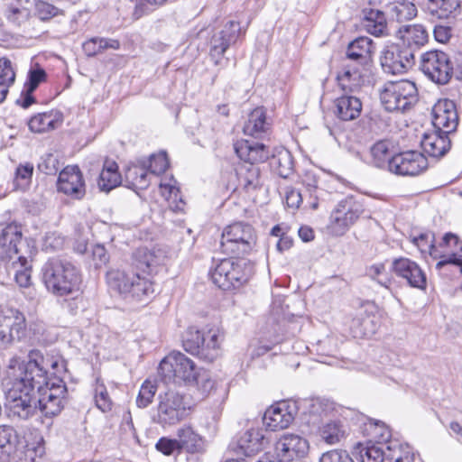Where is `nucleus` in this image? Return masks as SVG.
I'll return each instance as SVG.
<instances>
[{"instance_id": "bf43d9fd", "label": "nucleus", "mask_w": 462, "mask_h": 462, "mask_svg": "<svg viewBox=\"0 0 462 462\" xmlns=\"http://www.w3.org/2000/svg\"><path fill=\"white\" fill-rule=\"evenodd\" d=\"M35 14L42 21L49 20L59 14V9L44 1L35 2Z\"/></svg>"}, {"instance_id": "4d7b16f0", "label": "nucleus", "mask_w": 462, "mask_h": 462, "mask_svg": "<svg viewBox=\"0 0 462 462\" xmlns=\"http://www.w3.org/2000/svg\"><path fill=\"white\" fill-rule=\"evenodd\" d=\"M95 401L98 409L102 411L111 410L112 402L108 396L106 386L103 383H97L95 389Z\"/></svg>"}, {"instance_id": "9b49d317", "label": "nucleus", "mask_w": 462, "mask_h": 462, "mask_svg": "<svg viewBox=\"0 0 462 462\" xmlns=\"http://www.w3.org/2000/svg\"><path fill=\"white\" fill-rule=\"evenodd\" d=\"M255 243L256 235L253 226L244 222H236L225 228L220 244L224 253L241 256L248 254Z\"/></svg>"}, {"instance_id": "423d86ee", "label": "nucleus", "mask_w": 462, "mask_h": 462, "mask_svg": "<svg viewBox=\"0 0 462 462\" xmlns=\"http://www.w3.org/2000/svg\"><path fill=\"white\" fill-rule=\"evenodd\" d=\"M252 273L250 262L240 256L222 259L209 273L212 282L225 291L239 288Z\"/></svg>"}, {"instance_id": "4c0bfd02", "label": "nucleus", "mask_w": 462, "mask_h": 462, "mask_svg": "<svg viewBox=\"0 0 462 462\" xmlns=\"http://www.w3.org/2000/svg\"><path fill=\"white\" fill-rule=\"evenodd\" d=\"M239 184L246 191L256 189L260 184V168L252 163H242L236 170Z\"/></svg>"}, {"instance_id": "ea45409f", "label": "nucleus", "mask_w": 462, "mask_h": 462, "mask_svg": "<svg viewBox=\"0 0 462 462\" xmlns=\"http://www.w3.org/2000/svg\"><path fill=\"white\" fill-rule=\"evenodd\" d=\"M26 0H3L4 13L7 20L20 25L29 17V10L26 7Z\"/></svg>"}, {"instance_id": "8fccbe9b", "label": "nucleus", "mask_w": 462, "mask_h": 462, "mask_svg": "<svg viewBox=\"0 0 462 462\" xmlns=\"http://www.w3.org/2000/svg\"><path fill=\"white\" fill-rule=\"evenodd\" d=\"M156 392V383L150 380H145L141 385L136 398V405L143 409L148 407L152 402Z\"/></svg>"}, {"instance_id": "6e6d98bb", "label": "nucleus", "mask_w": 462, "mask_h": 462, "mask_svg": "<svg viewBox=\"0 0 462 462\" xmlns=\"http://www.w3.org/2000/svg\"><path fill=\"white\" fill-rule=\"evenodd\" d=\"M60 168L58 158L52 153H46L41 157V162L38 163V169L47 175L55 174Z\"/></svg>"}, {"instance_id": "e433bc0d", "label": "nucleus", "mask_w": 462, "mask_h": 462, "mask_svg": "<svg viewBox=\"0 0 462 462\" xmlns=\"http://www.w3.org/2000/svg\"><path fill=\"white\" fill-rule=\"evenodd\" d=\"M61 123V115L59 112L40 113L32 116L28 122L29 129L34 133H44L53 130Z\"/></svg>"}, {"instance_id": "79ce46f5", "label": "nucleus", "mask_w": 462, "mask_h": 462, "mask_svg": "<svg viewBox=\"0 0 462 462\" xmlns=\"http://www.w3.org/2000/svg\"><path fill=\"white\" fill-rule=\"evenodd\" d=\"M389 15L397 22L411 20L417 14L415 5L410 1H396L388 5Z\"/></svg>"}, {"instance_id": "20e7f679", "label": "nucleus", "mask_w": 462, "mask_h": 462, "mask_svg": "<svg viewBox=\"0 0 462 462\" xmlns=\"http://www.w3.org/2000/svg\"><path fill=\"white\" fill-rule=\"evenodd\" d=\"M224 332L218 327H211L206 331L189 328L183 337L182 345L188 353L207 362H213L221 354Z\"/></svg>"}, {"instance_id": "e2e57ef3", "label": "nucleus", "mask_w": 462, "mask_h": 462, "mask_svg": "<svg viewBox=\"0 0 462 462\" xmlns=\"http://www.w3.org/2000/svg\"><path fill=\"white\" fill-rule=\"evenodd\" d=\"M319 462H354L348 453L342 449H333L322 454Z\"/></svg>"}, {"instance_id": "b1692460", "label": "nucleus", "mask_w": 462, "mask_h": 462, "mask_svg": "<svg viewBox=\"0 0 462 462\" xmlns=\"http://www.w3.org/2000/svg\"><path fill=\"white\" fill-rule=\"evenodd\" d=\"M58 190L76 199L85 194L82 174L78 166H67L59 175L57 182Z\"/></svg>"}, {"instance_id": "412c9836", "label": "nucleus", "mask_w": 462, "mask_h": 462, "mask_svg": "<svg viewBox=\"0 0 462 462\" xmlns=\"http://www.w3.org/2000/svg\"><path fill=\"white\" fill-rule=\"evenodd\" d=\"M12 390L13 386L8 385L5 395L13 415L21 420H28L32 417L38 408L34 393L17 391L13 395L11 393Z\"/></svg>"}, {"instance_id": "f8f14e48", "label": "nucleus", "mask_w": 462, "mask_h": 462, "mask_svg": "<svg viewBox=\"0 0 462 462\" xmlns=\"http://www.w3.org/2000/svg\"><path fill=\"white\" fill-rule=\"evenodd\" d=\"M67 387L60 379L49 383L37 392V406L41 412L49 418L55 417L64 408Z\"/></svg>"}, {"instance_id": "c756f323", "label": "nucleus", "mask_w": 462, "mask_h": 462, "mask_svg": "<svg viewBox=\"0 0 462 462\" xmlns=\"http://www.w3.org/2000/svg\"><path fill=\"white\" fill-rule=\"evenodd\" d=\"M382 434L383 439L385 441L386 458L392 462H413L415 453L411 447L408 444H402L398 439H389L391 434L388 430Z\"/></svg>"}, {"instance_id": "37998d69", "label": "nucleus", "mask_w": 462, "mask_h": 462, "mask_svg": "<svg viewBox=\"0 0 462 462\" xmlns=\"http://www.w3.org/2000/svg\"><path fill=\"white\" fill-rule=\"evenodd\" d=\"M19 444V436L15 429L9 425H0V454H14Z\"/></svg>"}, {"instance_id": "f257e3e1", "label": "nucleus", "mask_w": 462, "mask_h": 462, "mask_svg": "<svg viewBox=\"0 0 462 462\" xmlns=\"http://www.w3.org/2000/svg\"><path fill=\"white\" fill-rule=\"evenodd\" d=\"M42 281L54 296L76 298L81 291L82 274L73 262L53 257L43 264Z\"/></svg>"}, {"instance_id": "1a4fd4ad", "label": "nucleus", "mask_w": 462, "mask_h": 462, "mask_svg": "<svg viewBox=\"0 0 462 462\" xmlns=\"http://www.w3.org/2000/svg\"><path fill=\"white\" fill-rule=\"evenodd\" d=\"M361 200L355 196H346L337 202L329 216L327 232L333 236L345 235L364 213Z\"/></svg>"}, {"instance_id": "58836bf2", "label": "nucleus", "mask_w": 462, "mask_h": 462, "mask_svg": "<svg viewBox=\"0 0 462 462\" xmlns=\"http://www.w3.org/2000/svg\"><path fill=\"white\" fill-rule=\"evenodd\" d=\"M121 175L118 172V166L114 161H106L98 179V187L101 190L109 192L120 185Z\"/></svg>"}, {"instance_id": "cd10ccee", "label": "nucleus", "mask_w": 462, "mask_h": 462, "mask_svg": "<svg viewBox=\"0 0 462 462\" xmlns=\"http://www.w3.org/2000/svg\"><path fill=\"white\" fill-rule=\"evenodd\" d=\"M235 151L244 163H252L253 165L265 162L270 154L268 148L263 143L249 141L236 143Z\"/></svg>"}, {"instance_id": "bb28decb", "label": "nucleus", "mask_w": 462, "mask_h": 462, "mask_svg": "<svg viewBox=\"0 0 462 462\" xmlns=\"http://www.w3.org/2000/svg\"><path fill=\"white\" fill-rule=\"evenodd\" d=\"M398 35L400 42L407 49H411L412 54L428 42L429 34L421 24L403 25L399 28Z\"/></svg>"}, {"instance_id": "680f3d73", "label": "nucleus", "mask_w": 462, "mask_h": 462, "mask_svg": "<svg viewBox=\"0 0 462 462\" xmlns=\"http://www.w3.org/2000/svg\"><path fill=\"white\" fill-rule=\"evenodd\" d=\"M46 79V72L43 69L38 67L36 69H30L28 72V79L25 84V88H29V91L34 92L40 83Z\"/></svg>"}, {"instance_id": "49530a36", "label": "nucleus", "mask_w": 462, "mask_h": 462, "mask_svg": "<svg viewBox=\"0 0 462 462\" xmlns=\"http://www.w3.org/2000/svg\"><path fill=\"white\" fill-rule=\"evenodd\" d=\"M272 166L282 178H288L293 171V158L288 150H282L273 156Z\"/></svg>"}, {"instance_id": "5701e85b", "label": "nucleus", "mask_w": 462, "mask_h": 462, "mask_svg": "<svg viewBox=\"0 0 462 462\" xmlns=\"http://www.w3.org/2000/svg\"><path fill=\"white\" fill-rule=\"evenodd\" d=\"M375 52V43L366 36H360L350 42L346 51L348 60L356 62L365 69H369Z\"/></svg>"}, {"instance_id": "09e8293b", "label": "nucleus", "mask_w": 462, "mask_h": 462, "mask_svg": "<svg viewBox=\"0 0 462 462\" xmlns=\"http://www.w3.org/2000/svg\"><path fill=\"white\" fill-rule=\"evenodd\" d=\"M385 443L374 444L368 442L365 447L361 448L359 456L361 462H383L386 457Z\"/></svg>"}, {"instance_id": "c9c22d12", "label": "nucleus", "mask_w": 462, "mask_h": 462, "mask_svg": "<svg viewBox=\"0 0 462 462\" xmlns=\"http://www.w3.org/2000/svg\"><path fill=\"white\" fill-rule=\"evenodd\" d=\"M146 161L139 160L136 164L129 165L125 170V180L130 188L144 189L149 186Z\"/></svg>"}, {"instance_id": "0e129e2a", "label": "nucleus", "mask_w": 462, "mask_h": 462, "mask_svg": "<svg viewBox=\"0 0 462 462\" xmlns=\"http://www.w3.org/2000/svg\"><path fill=\"white\" fill-rule=\"evenodd\" d=\"M156 449L166 456L172 455L175 451H181L177 439L161 438L156 443Z\"/></svg>"}, {"instance_id": "13d9d810", "label": "nucleus", "mask_w": 462, "mask_h": 462, "mask_svg": "<svg viewBox=\"0 0 462 462\" xmlns=\"http://www.w3.org/2000/svg\"><path fill=\"white\" fill-rule=\"evenodd\" d=\"M412 242L421 252H429L431 254L435 248V235L432 232H426L414 236Z\"/></svg>"}, {"instance_id": "ddd939ff", "label": "nucleus", "mask_w": 462, "mask_h": 462, "mask_svg": "<svg viewBox=\"0 0 462 462\" xmlns=\"http://www.w3.org/2000/svg\"><path fill=\"white\" fill-rule=\"evenodd\" d=\"M381 65L385 73L401 74L411 69L415 62V56L411 49L400 42L387 45L382 52Z\"/></svg>"}, {"instance_id": "603ef678", "label": "nucleus", "mask_w": 462, "mask_h": 462, "mask_svg": "<svg viewBox=\"0 0 462 462\" xmlns=\"http://www.w3.org/2000/svg\"><path fill=\"white\" fill-rule=\"evenodd\" d=\"M341 410V406L335 402L328 398L319 399V420L323 421L325 418H328V421L330 420H339Z\"/></svg>"}, {"instance_id": "2eb2a0df", "label": "nucleus", "mask_w": 462, "mask_h": 462, "mask_svg": "<svg viewBox=\"0 0 462 462\" xmlns=\"http://www.w3.org/2000/svg\"><path fill=\"white\" fill-rule=\"evenodd\" d=\"M427 168V158L417 151L394 154L389 162V171L401 176H416L422 173Z\"/></svg>"}, {"instance_id": "de8ad7c7", "label": "nucleus", "mask_w": 462, "mask_h": 462, "mask_svg": "<svg viewBox=\"0 0 462 462\" xmlns=\"http://www.w3.org/2000/svg\"><path fill=\"white\" fill-rule=\"evenodd\" d=\"M15 73L11 61L6 58L0 59V103L5 99L9 87L14 82Z\"/></svg>"}, {"instance_id": "f03ea898", "label": "nucleus", "mask_w": 462, "mask_h": 462, "mask_svg": "<svg viewBox=\"0 0 462 462\" xmlns=\"http://www.w3.org/2000/svg\"><path fill=\"white\" fill-rule=\"evenodd\" d=\"M110 291L127 300L145 301L154 293L153 283L133 270L111 269L106 273Z\"/></svg>"}, {"instance_id": "a878e982", "label": "nucleus", "mask_w": 462, "mask_h": 462, "mask_svg": "<svg viewBox=\"0 0 462 462\" xmlns=\"http://www.w3.org/2000/svg\"><path fill=\"white\" fill-rule=\"evenodd\" d=\"M450 134L435 129L432 133L423 135L421 147L430 156L434 158L443 157L451 148Z\"/></svg>"}, {"instance_id": "7c9ffc66", "label": "nucleus", "mask_w": 462, "mask_h": 462, "mask_svg": "<svg viewBox=\"0 0 462 462\" xmlns=\"http://www.w3.org/2000/svg\"><path fill=\"white\" fill-rule=\"evenodd\" d=\"M264 437L259 429H250L244 432L237 440V448L249 457L263 448Z\"/></svg>"}, {"instance_id": "f704fd0d", "label": "nucleus", "mask_w": 462, "mask_h": 462, "mask_svg": "<svg viewBox=\"0 0 462 462\" xmlns=\"http://www.w3.org/2000/svg\"><path fill=\"white\" fill-rule=\"evenodd\" d=\"M269 127L270 124L267 122L265 110L263 107H256L249 114L243 130L245 134L258 137Z\"/></svg>"}, {"instance_id": "4468645a", "label": "nucleus", "mask_w": 462, "mask_h": 462, "mask_svg": "<svg viewBox=\"0 0 462 462\" xmlns=\"http://www.w3.org/2000/svg\"><path fill=\"white\" fill-rule=\"evenodd\" d=\"M25 317L16 309L5 308L0 310V343L7 346L20 341L25 333Z\"/></svg>"}, {"instance_id": "864d4df0", "label": "nucleus", "mask_w": 462, "mask_h": 462, "mask_svg": "<svg viewBox=\"0 0 462 462\" xmlns=\"http://www.w3.org/2000/svg\"><path fill=\"white\" fill-rule=\"evenodd\" d=\"M13 264H19L21 267V269H17L15 271L16 282L20 284V286L27 287L30 284L31 281V266L29 264L27 257L19 255L17 256V263H13Z\"/></svg>"}, {"instance_id": "c03bdc74", "label": "nucleus", "mask_w": 462, "mask_h": 462, "mask_svg": "<svg viewBox=\"0 0 462 462\" xmlns=\"http://www.w3.org/2000/svg\"><path fill=\"white\" fill-rule=\"evenodd\" d=\"M377 328L374 318L370 316L356 317L351 320L350 332L356 338L370 337Z\"/></svg>"}, {"instance_id": "393cba45", "label": "nucleus", "mask_w": 462, "mask_h": 462, "mask_svg": "<svg viewBox=\"0 0 462 462\" xmlns=\"http://www.w3.org/2000/svg\"><path fill=\"white\" fill-rule=\"evenodd\" d=\"M392 268L394 273L405 279L410 286L423 289L426 286V276L420 267L409 258L401 257L393 260Z\"/></svg>"}, {"instance_id": "72a5a7b5", "label": "nucleus", "mask_w": 462, "mask_h": 462, "mask_svg": "<svg viewBox=\"0 0 462 462\" xmlns=\"http://www.w3.org/2000/svg\"><path fill=\"white\" fill-rule=\"evenodd\" d=\"M176 436L180 450H186L189 453H197L202 450V438L190 426L185 425L180 428Z\"/></svg>"}, {"instance_id": "c85d7f7f", "label": "nucleus", "mask_w": 462, "mask_h": 462, "mask_svg": "<svg viewBox=\"0 0 462 462\" xmlns=\"http://www.w3.org/2000/svg\"><path fill=\"white\" fill-rule=\"evenodd\" d=\"M362 20L363 29L375 36L383 37L389 34L385 14L378 9H365Z\"/></svg>"}, {"instance_id": "3c124183", "label": "nucleus", "mask_w": 462, "mask_h": 462, "mask_svg": "<svg viewBox=\"0 0 462 462\" xmlns=\"http://www.w3.org/2000/svg\"><path fill=\"white\" fill-rule=\"evenodd\" d=\"M142 161H146L147 171L154 175L163 173L169 166L167 154L164 152L152 154L148 159H143Z\"/></svg>"}, {"instance_id": "a18cd8bd", "label": "nucleus", "mask_w": 462, "mask_h": 462, "mask_svg": "<svg viewBox=\"0 0 462 462\" xmlns=\"http://www.w3.org/2000/svg\"><path fill=\"white\" fill-rule=\"evenodd\" d=\"M319 435L322 439L328 445L339 443L345 437L344 425L340 420H330V421L324 424Z\"/></svg>"}, {"instance_id": "4be33fe9", "label": "nucleus", "mask_w": 462, "mask_h": 462, "mask_svg": "<svg viewBox=\"0 0 462 462\" xmlns=\"http://www.w3.org/2000/svg\"><path fill=\"white\" fill-rule=\"evenodd\" d=\"M308 448L305 439L294 434H284L275 444V454L280 462H291L304 456Z\"/></svg>"}, {"instance_id": "5fc2aeb1", "label": "nucleus", "mask_w": 462, "mask_h": 462, "mask_svg": "<svg viewBox=\"0 0 462 462\" xmlns=\"http://www.w3.org/2000/svg\"><path fill=\"white\" fill-rule=\"evenodd\" d=\"M367 275L385 288H388L392 282L389 275L385 273V267L383 263L370 266L367 270Z\"/></svg>"}, {"instance_id": "6ab92c4d", "label": "nucleus", "mask_w": 462, "mask_h": 462, "mask_svg": "<svg viewBox=\"0 0 462 462\" xmlns=\"http://www.w3.org/2000/svg\"><path fill=\"white\" fill-rule=\"evenodd\" d=\"M298 406L282 401L272 405L264 412L263 420L270 430H280L288 428L293 421Z\"/></svg>"}, {"instance_id": "39448f33", "label": "nucleus", "mask_w": 462, "mask_h": 462, "mask_svg": "<svg viewBox=\"0 0 462 462\" xmlns=\"http://www.w3.org/2000/svg\"><path fill=\"white\" fill-rule=\"evenodd\" d=\"M457 67L448 55L439 51H427L420 56V70L432 82L439 85H445L449 82L452 76L462 80V56L456 58Z\"/></svg>"}, {"instance_id": "dca6fc26", "label": "nucleus", "mask_w": 462, "mask_h": 462, "mask_svg": "<svg viewBox=\"0 0 462 462\" xmlns=\"http://www.w3.org/2000/svg\"><path fill=\"white\" fill-rule=\"evenodd\" d=\"M240 33V23L236 21H228L222 29L214 32L210 40L209 55L216 65L219 63L226 50L236 43Z\"/></svg>"}, {"instance_id": "6e6552de", "label": "nucleus", "mask_w": 462, "mask_h": 462, "mask_svg": "<svg viewBox=\"0 0 462 462\" xmlns=\"http://www.w3.org/2000/svg\"><path fill=\"white\" fill-rule=\"evenodd\" d=\"M152 421L163 428L174 426L188 416L189 405L184 394L173 389L160 393Z\"/></svg>"}, {"instance_id": "69168bd1", "label": "nucleus", "mask_w": 462, "mask_h": 462, "mask_svg": "<svg viewBox=\"0 0 462 462\" xmlns=\"http://www.w3.org/2000/svg\"><path fill=\"white\" fill-rule=\"evenodd\" d=\"M33 172V165L30 162H27L23 165H19L15 171V180L17 182V186H25L27 185Z\"/></svg>"}, {"instance_id": "052dcab7", "label": "nucleus", "mask_w": 462, "mask_h": 462, "mask_svg": "<svg viewBox=\"0 0 462 462\" xmlns=\"http://www.w3.org/2000/svg\"><path fill=\"white\" fill-rule=\"evenodd\" d=\"M134 257L138 263L137 266L141 269L150 268L157 264L156 256L147 248L138 249L134 254Z\"/></svg>"}, {"instance_id": "a19ab883", "label": "nucleus", "mask_w": 462, "mask_h": 462, "mask_svg": "<svg viewBox=\"0 0 462 462\" xmlns=\"http://www.w3.org/2000/svg\"><path fill=\"white\" fill-rule=\"evenodd\" d=\"M393 143L389 140H381L375 143L370 150L372 163L377 168H385L389 170V162L394 155L393 154Z\"/></svg>"}, {"instance_id": "9d476101", "label": "nucleus", "mask_w": 462, "mask_h": 462, "mask_svg": "<svg viewBox=\"0 0 462 462\" xmlns=\"http://www.w3.org/2000/svg\"><path fill=\"white\" fill-rule=\"evenodd\" d=\"M380 99L385 110L403 112L417 102L418 89L410 80L389 81L385 83Z\"/></svg>"}, {"instance_id": "aec40b11", "label": "nucleus", "mask_w": 462, "mask_h": 462, "mask_svg": "<svg viewBox=\"0 0 462 462\" xmlns=\"http://www.w3.org/2000/svg\"><path fill=\"white\" fill-rule=\"evenodd\" d=\"M432 125L434 129L440 130L444 134H452L458 125V115L456 105L452 100H439L432 109Z\"/></svg>"}, {"instance_id": "338daca9", "label": "nucleus", "mask_w": 462, "mask_h": 462, "mask_svg": "<svg viewBox=\"0 0 462 462\" xmlns=\"http://www.w3.org/2000/svg\"><path fill=\"white\" fill-rule=\"evenodd\" d=\"M44 370L46 374H48L49 368H51L55 374H60L66 371V362L61 357H54L49 354L43 353Z\"/></svg>"}, {"instance_id": "7ed1b4c3", "label": "nucleus", "mask_w": 462, "mask_h": 462, "mask_svg": "<svg viewBox=\"0 0 462 462\" xmlns=\"http://www.w3.org/2000/svg\"><path fill=\"white\" fill-rule=\"evenodd\" d=\"M43 352L32 349L28 353L27 361L22 363L14 372L7 385L13 386L11 393L17 391L37 393L51 383L44 370Z\"/></svg>"}, {"instance_id": "a211bd4d", "label": "nucleus", "mask_w": 462, "mask_h": 462, "mask_svg": "<svg viewBox=\"0 0 462 462\" xmlns=\"http://www.w3.org/2000/svg\"><path fill=\"white\" fill-rule=\"evenodd\" d=\"M23 243L22 226L12 222L6 224L0 231V267L5 265L20 253L19 245Z\"/></svg>"}, {"instance_id": "f3484780", "label": "nucleus", "mask_w": 462, "mask_h": 462, "mask_svg": "<svg viewBox=\"0 0 462 462\" xmlns=\"http://www.w3.org/2000/svg\"><path fill=\"white\" fill-rule=\"evenodd\" d=\"M23 243L22 226L12 222L6 224L0 231V267L5 265L20 253L19 245Z\"/></svg>"}, {"instance_id": "774afa93", "label": "nucleus", "mask_w": 462, "mask_h": 462, "mask_svg": "<svg viewBox=\"0 0 462 462\" xmlns=\"http://www.w3.org/2000/svg\"><path fill=\"white\" fill-rule=\"evenodd\" d=\"M65 243L64 237L56 233H49L43 240V248L46 251H56L63 247Z\"/></svg>"}, {"instance_id": "2f4dec72", "label": "nucleus", "mask_w": 462, "mask_h": 462, "mask_svg": "<svg viewBox=\"0 0 462 462\" xmlns=\"http://www.w3.org/2000/svg\"><path fill=\"white\" fill-rule=\"evenodd\" d=\"M429 14L438 19L455 17L460 13L459 0H427Z\"/></svg>"}, {"instance_id": "473e14b6", "label": "nucleus", "mask_w": 462, "mask_h": 462, "mask_svg": "<svg viewBox=\"0 0 462 462\" xmlns=\"http://www.w3.org/2000/svg\"><path fill=\"white\" fill-rule=\"evenodd\" d=\"M362 111L359 98L344 95L336 100V113L341 120L350 121L357 118Z\"/></svg>"}, {"instance_id": "0eeeda50", "label": "nucleus", "mask_w": 462, "mask_h": 462, "mask_svg": "<svg viewBox=\"0 0 462 462\" xmlns=\"http://www.w3.org/2000/svg\"><path fill=\"white\" fill-rule=\"evenodd\" d=\"M158 374L166 383L193 384L198 383L199 370L184 354L171 352L161 361Z\"/></svg>"}]
</instances>
